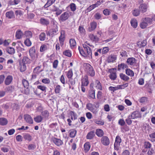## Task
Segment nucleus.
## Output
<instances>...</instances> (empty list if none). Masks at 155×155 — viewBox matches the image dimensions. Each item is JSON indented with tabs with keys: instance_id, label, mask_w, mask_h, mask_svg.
Listing matches in <instances>:
<instances>
[{
	"instance_id": "1",
	"label": "nucleus",
	"mask_w": 155,
	"mask_h": 155,
	"mask_svg": "<svg viewBox=\"0 0 155 155\" xmlns=\"http://www.w3.org/2000/svg\"><path fill=\"white\" fill-rule=\"evenodd\" d=\"M83 46L84 49L78 46V49L81 54L84 57H88L92 58V54L91 48L85 44H83Z\"/></svg>"
},
{
	"instance_id": "2",
	"label": "nucleus",
	"mask_w": 155,
	"mask_h": 155,
	"mask_svg": "<svg viewBox=\"0 0 155 155\" xmlns=\"http://www.w3.org/2000/svg\"><path fill=\"white\" fill-rule=\"evenodd\" d=\"M142 21L140 25V27L142 29H144L152 22V19L149 17H145L142 19Z\"/></svg>"
},
{
	"instance_id": "3",
	"label": "nucleus",
	"mask_w": 155,
	"mask_h": 155,
	"mask_svg": "<svg viewBox=\"0 0 155 155\" xmlns=\"http://www.w3.org/2000/svg\"><path fill=\"white\" fill-rule=\"evenodd\" d=\"M85 65L88 74L91 77L94 76L95 72L93 67L88 63L85 64Z\"/></svg>"
},
{
	"instance_id": "4",
	"label": "nucleus",
	"mask_w": 155,
	"mask_h": 155,
	"mask_svg": "<svg viewBox=\"0 0 155 155\" xmlns=\"http://www.w3.org/2000/svg\"><path fill=\"white\" fill-rule=\"evenodd\" d=\"M137 60L135 58L131 57L127 59L126 63L129 65L132 66L133 67H136L137 68Z\"/></svg>"
},
{
	"instance_id": "5",
	"label": "nucleus",
	"mask_w": 155,
	"mask_h": 155,
	"mask_svg": "<svg viewBox=\"0 0 155 155\" xmlns=\"http://www.w3.org/2000/svg\"><path fill=\"white\" fill-rule=\"evenodd\" d=\"M121 142L120 137L118 135L116 137L115 142L114 144V148L115 150H119L120 143Z\"/></svg>"
},
{
	"instance_id": "6",
	"label": "nucleus",
	"mask_w": 155,
	"mask_h": 155,
	"mask_svg": "<svg viewBox=\"0 0 155 155\" xmlns=\"http://www.w3.org/2000/svg\"><path fill=\"white\" fill-rule=\"evenodd\" d=\"M70 16L69 13L66 12L62 14L59 18V20L60 21L64 22L68 19Z\"/></svg>"
},
{
	"instance_id": "7",
	"label": "nucleus",
	"mask_w": 155,
	"mask_h": 155,
	"mask_svg": "<svg viewBox=\"0 0 155 155\" xmlns=\"http://www.w3.org/2000/svg\"><path fill=\"white\" fill-rule=\"evenodd\" d=\"M29 53V55L33 60L36 59L37 55H36L35 49V47H32L30 49Z\"/></svg>"
},
{
	"instance_id": "8",
	"label": "nucleus",
	"mask_w": 155,
	"mask_h": 155,
	"mask_svg": "<svg viewBox=\"0 0 155 155\" xmlns=\"http://www.w3.org/2000/svg\"><path fill=\"white\" fill-rule=\"evenodd\" d=\"M101 142L102 144L104 146H108L110 143L109 139L106 136L102 137L101 139Z\"/></svg>"
},
{
	"instance_id": "9",
	"label": "nucleus",
	"mask_w": 155,
	"mask_h": 155,
	"mask_svg": "<svg viewBox=\"0 0 155 155\" xmlns=\"http://www.w3.org/2000/svg\"><path fill=\"white\" fill-rule=\"evenodd\" d=\"M24 118L26 122L29 124H32L33 122L32 117L29 115L26 114L24 115Z\"/></svg>"
},
{
	"instance_id": "10",
	"label": "nucleus",
	"mask_w": 155,
	"mask_h": 155,
	"mask_svg": "<svg viewBox=\"0 0 155 155\" xmlns=\"http://www.w3.org/2000/svg\"><path fill=\"white\" fill-rule=\"evenodd\" d=\"M97 23L96 22L93 21L90 23L89 27L88 28V30L89 32H91L94 31L96 28Z\"/></svg>"
},
{
	"instance_id": "11",
	"label": "nucleus",
	"mask_w": 155,
	"mask_h": 155,
	"mask_svg": "<svg viewBox=\"0 0 155 155\" xmlns=\"http://www.w3.org/2000/svg\"><path fill=\"white\" fill-rule=\"evenodd\" d=\"M89 83L88 77L87 75H85L81 80V85L84 86H87Z\"/></svg>"
},
{
	"instance_id": "12",
	"label": "nucleus",
	"mask_w": 155,
	"mask_h": 155,
	"mask_svg": "<svg viewBox=\"0 0 155 155\" xmlns=\"http://www.w3.org/2000/svg\"><path fill=\"white\" fill-rule=\"evenodd\" d=\"M148 8L147 5L145 3L141 4L139 7L140 11L142 13L146 12Z\"/></svg>"
},
{
	"instance_id": "13",
	"label": "nucleus",
	"mask_w": 155,
	"mask_h": 155,
	"mask_svg": "<svg viewBox=\"0 0 155 155\" xmlns=\"http://www.w3.org/2000/svg\"><path fill=\"white\" fill-rule=\"evenodd\" d=\"M129 116L131 117L132 119H134L135 118L141 117V115L139 112L137 111H135L131 113V115Z\"/></svg>"
},
{
	"instance_id": "14",
	"label": "nucleus",
	"mask_w": 155,
	"mask_h": 155,
	"mask_svg": "<svg viewBox=\"0 0 155 155\" xmlns=\"http://www.w3.org/2000/svg\"><path fill=\"white\" fill-rule=\"evenodd\" d=\"M52 141L56 145L58 146L62 145L63 143V142L61 140L55 137L52 138Z\"/></svg>"
},
{
	"instance_id": "15",
	"label": "nucleus",
	"mask_w": 155,
	"mask_h": 155,
	"mask_svg": "<svg viewBox=\"0 0 155 155\" xmlns=\"http://www.w3.org/2000/svg\"><path fill=\"white\" fill-rule=\"evenodd\" d=\"M61 35L59 38V41L61 44H63L65 39V31L61 30Z\"/></svg>"
},
{
	"instance_id": "16",
	"label": "nucleus",
	"mask_w": 155,
	"mask_h": 155,
	"mask_svg": "<svg viewBox=\"0 0 155 155\" xmlns=\"http://www.w3.org/2000/svg\"><path fill=\"white\" fill-rule=\"evenodd\" d=\"M24 90L25 94H28L30 93H32L33 91H34V88L31 87H27L25 88Z\"/></svg>"
},
{
	"instance_id": "17",
	"label": "nucleus",
	"mask_w": 155,
	"mask_h": 155,
	"mask_svg": "<svg viewBox=\"0 0 155 155\" xmlns=\"http://www.w3.org/2000/svg\"><path fill=\"white\" fill-rule=\"evenodd\" d=\"M12 80L13 78L12 76H8L5 80V84L7 85H9L12 82Z\"/></svg>"
},
{
	"instance_id": "18",
	"label": "nucleus",
	"mask_w": 155,
	"mask_h": 155,
	"mask_svg": "<svg viewBox=\"0 0 155 155\" xmlns=\"http://www.w3.org/2000/svg\"><path fill=\"white\" fill-rule=\"evenodd\" d=\"M95 136L94 131H91L89 132L87 135L86 137L87 139L91 140L94 138Z\"/></svg>"
},
{
	"instance_id": "19",
	"label": "nucleus",
	"mask_w": 155,
	"mask_h": 155,
	"mask_svg": "<svg viewBox=\"0 0 155 155\" xmlns=\"http://www.w3.org/2000/svg\"><path fill=\"white\" fill-rule=\"evenodd\" d=\"M117 59V57L115 55H109L107 59V61L108 63L113 62Z\"/></svg>"
},
{
	"instance_id": "20",
	"label": "nucleus",
	"mask_w": 155,
	"mask_h": 155,
	"mask_svg": "<svg viewBox=\"0 0 155 155\" xmlns=\"http://www.w3.org/2000/svg\"><path fill=\"white\" fill-rule=\"evenodd\" d=\"M95 134L99 137H103L104 133L103 130L100 129H97L96 130Z\"/></svg>"
},
{
	"instance_id": "21",
	"label": "nucleus",
	"mask_w": 155,
	"mask_h": 155,
	"mask_svg": "<svg viewBox=\"0 0 155 155\" xmlns=\"http://www.w3.org/2000/svg\"><path fill=\"white\" fill-rule=\"evenodd\" d=\"M6 18L9 19H12L15 17V15L13 11H9L7 12L5 14Z\"/></svg>"
},
{
	"instance_id": "22",
	"label": "nucleus",
	"mask_w": 155,
	"mask_h": 155,
	"mask_svg": "<svg viewBox=\"0 0 155 155\" xmlns=\"http://www.w3.org/2000/svg\"><path fill=\"white\" fill-rule=\"evenodd\" d=\"M6 92L9 93H11L15 91V87L14 86H9L5 89Z\"/></svg>"
},
{
	"instance_id": "23",
	"label": "nucleus",
	"mask_w": 155,
	"mask_h": 155,
	"mask_svg": "<svg viewBox=\"0 0 155 155\" xmlns=\"http://www.w3.org/2000/svg\"><path fill=\"white\" fill-rule=\"evenodd\" d=\"M91 147V144L89 142H86L84 145V149L85 152L88 151Z\"/></svg>"
},
{
	"instance_id": "24",
	"label": "nucleus",
	"mask_w": 155,
	"mask_h": 155,
	"mask_svg": "<svg viewBox=\"0 0 155 155\" xmlns=\"http://www.w3.org/2000/svg\"><path fill=\"white\" fill-rule=\"evenodd\" d=\"M128 68L127 65L124 63H121L118 65L117 66V69L118 71L120 70L121 69L124 70L125 68Z\"/></svg>"
},
{
	"instance_id": "25",
	"label": "nucleus",
	"mask_w": 155,
	"mask_h": 155,
	"mask_svg": "<svg viewBox=\"0 0 155 155\" xmlns=\"http://www.w3.org/2000/svg\"><path fill=\"white\" fill-rule=\"evenodd\" d=\"M23 35V33L20 30H17L16 33L15 37L18 39H20Z\"/></svg>"
},
{
	"instance_id": "26",
	"label": "nucleus",
	"mask_w": 155,
	"mask_h": 155,
	"mask_svg": "<svg viewBox=\"0 0 155 155\" xmlns=\"http://www.w3.org/2000/svg\"><path fill=\"white\" fill-rule=\"evenodd\" d=\"M126 74L128 76L133 77L134 75V73L133 71L130 69L127 68L125 71Z\"/></svg>"
},
{
	"instance_id": "27",
	"label": "nucleus",
	"mask_w": 155,
	"mask_h": 155,
	"mask_svg": "<svg viewBox=\"0 0 155 155\" xmlns=\"http://www.w3.org/2000/svg\"><path fill=\"white\" fill-rule=\"evenodd\" d=\"M19 67L20 71L21 72L25 71L26 69V66L25 64L21 62L19 63Z\"/></svg>"
},
{
	"instance_id": "28",
	"label": "nucleus",
	"mask_w": 155,
	"mask_h": 155,
	"mask_svg": "<svg viewBox=\"0 0 155 155\" xmlns=\"http://www.w3.org/2000/svg\"><path fill=\"white\" fill-rule=\"evenodd\" d=\"M56 0H48L47 3L44 6L45 8H47L53 4L55 1Z\"/></svg>"
},
{
	"instance_id": "29",
	"label": "nucleus",
	"mask_w": 155,
	"mask_h": 155,
	"mask_svg": "<svg viewBox=\"0 0 155 155\" xmlns=\"http://www.w3.org/2000/svg\"><path fill=\"white\" fill-rule=\"evenodd\" d=\"M120 77L121 80L125 81H127L129 79V78L125 74L121 73L120 74Z\"/></svg>"
},
{
	"instance_id": "30",
	"label": "nucleus",
	"mask_w": 155,
	"mask_h": 155,
	"mask_svg": "<svg viewBox=\"0 0 155 155\" xmlns=\"http://www.w3.org/2000/svg\"><path fill=\"white\" fill-rule=\"evenodd\" d=\"M40 22L43 25H47L49 24V21L48 19L44 18H41L40 20Z\"/></svg>"
},
{
	"instance_id": "31",
	"label": "nucleus",
	"mask_w": 155,
	"mask_h": 155,
	"mask_svg": "<svg viewBox=\"0 0 155 155\" xmlns=\"http://www.w3.org/2000/svg\"><path fill=\"white\" fill-rule=\"evenodd\" d=\"M147 44V41L146 40H143L141 42L140 41H138L137 42V46L140 47H143L145 46Z\"/></svg>"
},
{
	"instance_id": "32",
	"label": "nucleus",
	"mask_w": 155,
	"mask_h": 155,
	"mask_svg": "<svg viewBox=\"0 0 155 155\" xmlns=\"http://www.w3.org/2000/svg\"><path fill=\"white\" fill-rule=\"evenodd\" d=\"M69 136L72 138L74 137L77 133V131L74 129H72L69 131Z\"/></svg>"
},
{
	"instance_id": "33",
	"label": "nucleus",
	"mask_w": 155,
	"mask_h": 155,
	"mask_svg": "<svg viewBox=\"0 0 155 155\" xmlns=\"http://www.w3.org/2000/svg\"><path fill=\"white\" fill-rule=\"evenodd\" d=\"M34 119L35 122L39 123L42 121L43 119V117L41 115H38L35 117Z\"/></svg>"
},
{
	"instance_id": "34",
	"label": "nucleus",
	"mask_w": 155,
	"mask_h": 155,
	"mask_svg": "<svg viewBox=\"0 0 155 155\" xmlns=\"http://www.w3.org/2000/svg\"><path fill=\"white\" fill-rule=\"evenodd\" d=\"M41 115L43 117V118L47 119L49 116V113L48 111L45 110L42 112Z\"/></svg>"
},
{
	"instance_id": "35",
	"label": "nucleus",
	"mask_w": 155,
	"mask_h": 155,
	"mask_svg": "<svg viewBox=\"0 0 155 155\" xmlns=\"http://www.w3.org/2000/svg\"><path fill=\"white\" fill-rule=\"evenodd\" d=\"M8 123L7 120L5 118H0V125L2 126L5 125Z\"/></svg>"
},
{
	"instance_id": "36",
	"label": "nucleus",
	"mask_w": 155,
	"mask_h": 155,
	"mask_svg": "<svg viewBox=\"0 0 155 155\" xmlns=\"http://www.w3.org/2000/svg\"><path fill=\"white\" fill-rule=\"evenodd\" d=\"M89 37L91 40L93 41L97 42L99 40V38L93 34L91 35H89Z\"/></svg>"
},
{
	"instance_id": "37",
	"label": "nucleus",
	"mask_w": 155,
	"mask_h": 155,
	"mask_svg": "<svg viewBox=\"0 0 155 155\" xmlns=\"http://www.w3.org/2000/svg\"><path fill=\"white\" fill-rule=\"evenodd\" d=\"M121 132L124 133L125 132L128 131L129 129V127L127 125H124L120 128Z\"/></svg>"
},
{
	"instance_id": "38",
	"label": "nucleus",
	"mask_w": 155,
	"mask_h": 155,
	"mask_svg": "<svg viewBox=\"0 0 155 155\" xmlns=\"http://www.w3.org/2000/svg\"><path fill=\"white\" fill-rule=\"evenodd\" d=\"M21 62L26 64H29L31 62L30 59L27 57L25 56L23 58Z\"/></svg>"
},
{
	"instance_id": "39",
	"label": "nucleus",
	"mask_w": 155,
	"mask_h": 155,
	"mask_svg": "<svg viewBox=\"0 0 155 155\" xmlns=\"http://www.w3.org/2000/svg\"><path fill=\"white\" fill-rule=\"evenodd\" d=\"M130 23L131 26L134 28H136L137 26V20L135 19H131Z\"/></svg>"
},
{
	"instance_id": "40",
	"label": "nucleus",
	"mask_w": 155,
	"mask_h": 155,
	"mask_svg": "<svg viewBox=\"0 0 155 155\" xmlns=\"http://www.w3.org/2000/svg\"><path fill=\"white\" fill-rule=\"evenodd\" d=\"M95 83L96 84V87L100 90H102V87L100 82L98 80H96L95 81Z\"/></svg>"
},
{
	"instance_id": "41",
	"label": "nucleus",
	"mask_w": 155,
	"mask_h": 155,
	"mask_svg": "<svg viewBox=\"0 0 155 155\" xmlns=\"http://www.w3.org/2000/svg\"><path fill=\"white\" fill-rule=\"evenodd\" d=\"M117 75L116 72L110 73L109 75V77L112 80H115L117 78Z\"/></svg>"
},
{
	"instance_id": "42",
	"label": "nucleus",
	"mask_w": 155,
	"mask_h": 155,
	"mask_svg": "<svg viewBox=\"0 0 155 155\" xmlns=\"http://www.w3.org/2000/svg\"><path fill=\"white\" fill-rule=\"evenodd\" d=\"M10 54H13L15 52V50L13 48L9 47L6 50Z\"/></svg>"
},
{
	"instance_id": "43",
	"label": "nucleus",
	"mask_w": 155,
	"mask_h": 155,
	"mask_svg": "<svg viewBox=\"0 0 155 155\" xmlns=\"http://www.w3.org/2000/svg\"><path fill=\"white\" fill-rule=\"evenodd\" d=\"M15 14L17 17V18H19V17L23 15L22 11L19 10H17L15 11Z\"/></svg>"
},
{
	"instance_id": "44",
	"label": "nucleus",
	"mask_w": 155,
	"mask_h": 155,
	"mask_svg": "<svg viewBox=\"0 0 155 155\" xmlns=\"http://www.w3.org/2000/svg\"><path fill=\"white\" fill-rule=\"evenodd\" d=\"M46 38V35L45 33H41L39 35V38L40 40L41 41H43L45 40Z\"/></svg>"
},
{
	"instance_id": "45",
	"label": "nucleus",
	"mask_w": 155,
	"mask_h": 155,
	"mask_svg": "<svg viewBox=\"0 0 155 155\" xmlns=\"http://www.w3.org/2000/svg\"><path fill=\"white\" fill-rule=\"evenodd\" d=\"M54 28H53L51 29L50 30V31L52 33V34L54 35L56 34L57 32L58 31V26L56 25L55 27L54 26Z\"/></svg>"
},
{
	"instance_id": "46",
	"label": "nucleus",
	"mask_w": 155,
	"mask_h": 155,
	"mask_svg": "<svg viewBox=\"0 0 155 155\" xmlns=\"http://www.w3.org/2000/svg\"><path fill=\"white\" fill-rule=\"evenodd\" d=\"M89 96L93 99L95 98V91L94 90L91 89L89 91Z\"/></svg>"
},
{
	"instance_id": "47",
	"label": "nucleus",
	"mask_w": 155,
	"mask_h": 155,
	"mask_svg": "<svg viewBox=\"0 0 155 155\" xmlns=\"http://www.w3.org/2000/svg\"><path fill=\"white\" fill-rule=\"evenodd\" d=\"M69 43L71 47H74L76 45V42L74 39H71L70 40Z\"/></svg>"
},
{
	"instance_id": "48",
	"label": "nucleus",
	"mask_w": 155,
	"mask_h": 155,
	"mask_svg": "<svg viewBox=\"0 0 155 155\" xmlns=\"http://www.w3.org/2000/svg\"><path fill=\"white\" fill-rule=\"evenodd\" d=\"M41 68V66H38L35 68L33 70V72L35 73L39 74V73L42 71V70H40Z\"/></svg>"
},
{
	"instance_id": "49",
	"label": "nucleus",
	"mask_w": 155,
	"mask_h": 155,
	"mask_svg": "<svg viewBox=\"0 0 155 155\" xmlns=\"http://www.w3.org/2000/svg\"><path fill=\"white\" fill-rule=\"evenodd\" d=\"M151 144L148 141L144 142V147L145 148H150L151 147Z\"/></svg>"
},
{
	"instance_id": "50",
	"label": "nucleus",
	"mask_w": 155,
	"mask_h": 155,
	"mask_svg": "<svg viewBox=\"0 0 155 155\" xmlns=\"http://www.w3.org/2000/svg\"><path fill=\"white\" fill-rule=\"evenodd\" d=\"M24 138L28 141H31V140L32 137L29 134H26L24 136Z\"/></svg>"
},
{
	"instance_id": "51",
	"label": "nucleus",
	"mask_w": 155,
	"mask_h": 155,
	"mask_svg": "<svg viewBox=\"0 0 155 155\" xmlns=\"http://www.w3.org/2000/svg\"><path fill=\"white\" fill-rule=\"evenodd\" d=\"M140 10L138 9L134 10L132 12L133 15L135 16H137L140 14Z\"/></svg>"
},
{
	"instance_id": "52",
	"label": "nucleus",
	"mask_w": 155,
	"mask_h": 155,
	"mask_svg": "<svg viewBox=\"0 0 155 155\" xmlns=\"http://www.w3.org/2000/svg\"><path fill=\"white\" fill-rule=\"evenodd\" d=\"M63 54L67 56L70 57L71 56V51L70 50H68L63 52Z\"/></svg>"
},
{
	"instance_id": "53",
	"label": "nucleus",
	"mask_w": 155,
	"mask_h": 155,
	"mask_svg": "<svg viewBox=\"0 0 155 155\" xmlns=\"http://www.w3.org/2000/svg\"><path fill=\"white\" fill-rule=\"evenodd\" d=\"M25 44L27 46H30L31 45V42L29 38H27L24 42Z\"/></svg>"
},
{
	"instance_id": "54",
	"label": "nucleus",
	"mask_w": 155,
	"mask_h": 155,
	"mask_svg": "<svg viewBox=\"0 0 155 155\" xmlns=\"http://www.w3.org/2000/svg\"><path fill=\"white\" fill-rule=\"evenodd\" d=\"M70 114L71 116H72L74 118V120L77 119V114L74 111H70Z\"/></svg>"
},
{
	"instance_id": "55",
	"label": "nucleus",
	"mask_w": 155,
	"mask_h": 155,
	"mask_svg": "<svg viewBox=\"0 0 155 155\" xmlns=\"http://www.w3.org/2000/svg\"><path fill=\"white\" fill-rule=\"evenodd\" d=\"M22 84L24 87H29V84L28 81L25 79H23L22 81Z\"/></svg>"
},
{
	"instance_id": "56",
	"label": "nucleus",
	"mask_w": 155,
	"mask_h": 155,
	"mask_svg": "<svg viewBox=\"0 0 155 155\" xmlns=\"http://www.w3.org/2000/svg\"><path fill=\"white\" fill-rule=\"evenodd\" d=\"M131 119H132V118H131V117L129 115L127 118L125 120L126 122L129 125H130L132 123V121L131 120Z\"/></svg>"
},
{
	"instance_id": "57",
	"label": "nucleus",
	"mask_w": 155,
	"mask_h": 155,
	"mask_svg": "<svg viewBox=\"0 0 155 155\" xmlns=\"http://www.w3.org/2000/svg\"><path fill=\"white\" fill-rule=\"evenodd\" d=\"M25 35L28 38H31L32 36V33L30 31H26L25 32Z\"/></svg>"
},
{
	"instance_id": "58",
	"label": "nucleus",
	"mask_w": 155,
	"mask_h": 155,
	"mask_svg": "<svg viewBox=\"0 0 155 155\" xmlns=\"http://www.w3.org/2000/svg\"><path fill=\"white\" fill-rule=\"evenodd\" d=\"M37 88L45 92L46 91V87L45 86L41 85H38L37 86Z\"/></svg>"
},
{
	"instance_id": "59",
	"label": "nucleus",
	"mask_w": 155,
	"mask_h": 155,
	"mask_svg": "<svg viewBox=\"0 0 155 155\" xmlns=\"http://www.w3.org/2000/svg\"><path fill=\"white\" fill-rule=\"evenodd\" d=\"M61 91V86L59 85H57L55 89V92L56 94L59 93Z\"/></svg>"
},
{
	"instance_id": "60",
	"label": "nucleus",
	"mask_w": 155,
	"mask_h": 155,
	"mask_svg": "<svg viewBox=\"0 0 155 155\" xmlns=\"http://www.w3.org/2000/svg\"><path fill=\"white\" fill-rule=\"evenodd\" d=\"M36 146L34 144H29L28 146V150H34L36 148Z\"/></svg>"
},
{
	"instance_id": "61",
	"label": "nucleus",
	"mask_w": 155,
	"mask_h": 155,
	"mask_svg": "<svg viewBox=\"0 0 155 155\" xmlns=\"http://www.w3.org/2000/svg\"><path fill=\"white\" fill-rule=\"evenodd\" d=\"M87 108L89 110H92V109L94 108V106L91 103H88L86 105Z\"/></svg>"
},
{
	"instance_id": "62",
	"label": "nucleus",
	"mask_w": 155,
	"mask_h": 155,
	"mask_svg": "<svg viewBox=\"0 0 155 155\" xmlns=\"http://www.w3.org/2000/svg\"><path fill=\"white\" fill-rule=\"evenodd\" d=\"M73 75V72L72 69H70L68 71V72L67 77L68 78H71Z\"/></svg>"
},
{
	"instance_id": "63",
	"label": "nucleus",
	"mask_w": 155,
	"mask_h": 155,
	"mask_svg": "<svg viewBox=\"0 0 155 155\" xmlns=\"http://www.w3.org/2000/svg\"><path fill=\"white\" fill-rule=\"evenodd\" d=\"M58 60H55L53 63V67L54 68H56L58 66Z\"/></svg>"
},
{
	"instance_id": "64",
	"label": "nucleus",
	"mask_w": 155,
	"mask_h": 155,
	"mask_svg": "<svg viewBox=\"0 0 155 155\" xmlns=\"http://www.w3.org/2000/svg\"><path fill=\"white\" fill-rule=\"evenodd\" d=\"M103 13L104 15H108L110 14V11L107 9H104L103 11Z\"/></svg>"
}]
</instances>
